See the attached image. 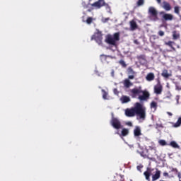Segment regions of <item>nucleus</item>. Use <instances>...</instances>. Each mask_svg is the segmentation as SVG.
I'll use <instances>...</instances> for the list:
<instances>
[{
  "label": "nucleus",
  "instance_id": "12",
  "mask_svg": "<svg viewBox=\"0 0 181 181\" xmlns=\"http://www.w3.org/2000/svg\"><path fill=\"white\" fill-rule=\"evenodd\" d=\"M152 170H153V169L147 168V170L144 173L146 180L151 181V175L152 173Z\"/></svg>",
  "mask_w": 181,
  "mask_h": 181
},
{
  "label": "nucleus",
  "instance_id": "1",
  "mask_svg": "<svg viewBox=\"0 0 181 181\" xmlns=\"http://www.w3.org/2000/svg\"><path fill=\"white\" fill-rule=\"evenodd\" d=\"M125 115L126 117H135L137 115L140 119H145V117H146L145 109L140 103H136L134 107L126 109Z\"/></svg>",
  "mask_w": 181,
  "mask_h": 181
},
{
  "label": "nucleus",
  "instance_id": "15",
  "mask_svg": "<svg viewBox=\"0 0 181 181\" xmlns=\"http://www.w3.org/2000/svg\"><path fill=\"white\" fill-rule=\"evenodd\" d=\"M146 80L147 81H153L155 80V74L154 73H148L146 76Z\"/></svg>",
  "mask_w": 181,
  "mask_h": 181
},
{
  "label": "nucleus",
  "instance_id": "24",
  "mask_svg": "<svg viewBox=\"0 0 181 181\" xmlns=\"http://www.w3.org/2000/svg\"><path fill=\"white\" fill-rule=\"evenodd\" d=\"M181 125V117H179L177 122L173 124L174 128H178Z\"/></svg>",
  "mask_w": 181,
  "mask_h": 181
},
{
  "label": "nucleus",
  "instance_id": "9",
  "mask_svg": "<svg viewBox=\"0 0 181 181\" xmlns=\"http://www.w3.org/2000/svg\"><path fill=\"white\" fill-rule=\"evenodd\" d=\"M90 5L91 6H93V8H95L96 9H100V8H103V6H105V1L98 0V1H95V3Z\"/></svg>",
  "mask_w": 181,
  "mask_h": 181
},
{
  "label": "nucleus",
  "instance_id": "45",
  "mask_svg": "<svg viewBox=\"0 0 181 181\" xmlns=\"http://www.w3.org/2000/svg\"><path fill=\"white\" fill-rule=\"evenodd\" d=\"M178 177H179L180 178L181 177L180 174L178 175Z\"/></svg>",
  "mask_w": 181,
  "mask_h": 181
},
{
  "label": "nucleus",
  "instance_id": "17",
  "mask_svg": "<svg viewBox=\"0 0 181 181\" xmlns=\"http://www.w3.org/2000/svg\"><path fill=\"white\" fill-rule=\"evenodd\" d=\"M160 177V170H156L155 175L152 176V181L158 180Z\"/></svg>",
  "mask_w": 181,
  "mask_h": 181
},
{
  "label": "nucleus",
  "instance_id": "10",
  "mask_svg": "<svg viewBox=\"0 0 181 181\" xmlns=\"http://www.w3.org/2000/svg\"><path fill=\"white\" fill-rule=\"evenodd\" d=\"M134 135L135 138H139V136H141V135H142L141 127H139V126L135 127V128L134 129Z\"/></svg>",
  "mask_w": 181,
  "mask_h": 181
},
{
  "label": "nucleus",
  "instance_id": "25",
  "mask_svg": "<svg viewBox=\"0 0 181 181\" xmlns=\"http://www.w3.org/2000/svg\"><path fill=\"white\" fill-rule=\"evenodd\" d=\"M128 134H129V131L128 130V129H123L122 130V136H127V135H128Z\"/></svg>",
  "mask_w": 181,
  "mask_h": 181
},
{
  "label": "nucleus",
  "instance_id": "8",
  "mask_svg": "<svg viewBox=\"0 0 181 181\" xmlns=\"http://www.w3.org/2000/svg\"><path fill=\"white\" fill-rule=\"evenodd\" d=\"M111 125L115 128V129H121L122 128V125L121 124V122L118 120V119L113 117L111 120Z\"/></svg>",
  "mask_w": 181,
  "mask_h": 181
},
{
  "label": "nucleus",
  "instance_id": "44",
  "mask_svg": "<svg viewBox=\"0 0 181 181\" xmlns=\"http://www.w3.org/2000/svg\"><path fill=\"white\" fill-rule=\"evenodd\" d=\"M112 75L114 76V71L112 72Z\"/></svg>",
  "mask_w": 181,
  "mask_h": 181
},
{
  "label": "nucleus",
  "instance_id": "5",
  "mask_svg": "<svg viewBox=\"0 0 181 181\" xmlns=\"http://www.w3.org/2000/svg\"><path fill=\"white\" fill-rule=\"evenodd\" d=\"M148 15L151 21H153L154 22L159 21V17H158V11L154 7H149Z\"/></svg>",
  "mask_w": 181,
  "mask_h": 181
},
{
  "label": "nucleus",
  "instance_id": "29",
  "mask_svg": "<svg viewBox=\"0 0 181 181\" xmlns=\"http://www.w3.org/2000/svg\"><path fill=\"white\" fill-rule=\"evenodd\" d=\"M158 144L161 145V146H166V145H168V143H166V141L163 139L159 140Z\"/></svg>",
  "mask_w": 181,
  "mask_h": 181
},
{
  "label": "nucleus",
  "instance_id": "18",
  "mask_svg": "<svg viewBox=\"0 0 181 181\" xmlns=\"http://www.w3.org/2000/svg\"><path fill=\"white\" fill-rule=\"evenodd\" d=\"M123 84L126 88H129V87L132 86L134 84L129 79H125L123 82Z\"/></svg>",
  "mask_w": 181,
  "mask_h": 181
},
{
  "label": "nucleus",
  "instance_id": "28",
  "mask_svg": "<svg viewBox=\"0 0 181 181\" xmlns=\"http://www.w3.org/2000/svg\"><path fill=\"white\" fill-rule=\"evenodd\" d=\"M151 108H154L156 110V108H158V103L155 101H152L151 103Z\"/></svg>",
  "mask_w": 181,
  "mask_h": 181
},
{
  "label": "nucleus",
  "instance_id": "23",
  "mask_svg": "<svg viewBox=\"0 0 181 181\" xmlns=\"http://www.w3.org/2000/svg\"><path fill=\"white\" fill-rule=\"evenodd\" d=\"M174 12L176 15H180V7H179V6H175L174 7Z\"/></svg>",
  "mask_w": 181,
  "mask_h": 181
},
{
  "label": "nucleus",
  "instance_id": "36",
  "mask_svg": "<svg viewBox=\"0 0 181 181\" xmlns=\"http://www.w3.org/2000/svg\"><path fill=\"white\" fill-rule=\"evenodd\" d=\"M158 35L159 36H165V32H163V30H160L158 31Z\"/></svg>",
  "mask_w": 181,
  "mask_h": 181
},
{
  "label": "nucleus",
  "instance_id": "35",
  "mask_svg": "<svg viewBox=\"0 0 181 181\" xmlns=\"http://www.w3.org/2000/svg\"><path fill=\"white\" fill-rule=\"evenodd\" d=\"M107 56L106 55H101L100 56V59L102 60V62H104V60H107Z\"/></svg>",
  "mask_w": 181,
  "mask_h": 181
},
{
  "label": "nucleus",
  "instance_id": "30",
  "mask_svg": "<svg viewBox=\"0 0 181 181\" xmlns=\"http://www.w3.org/2000/svg\"><path fill=\"white\" fill-rule=\"evenodd\" d=\"M127 73H128V74H135V71H134V69L131 66H129L127 69Z\"/></svg>",
  "mask_w": 181,
  "mask_h": 181
},
{
  "label": "nucleus",
  "instance_id": "43",
  "mask_svg": "<svg viewBox=\"0 0 181 181\" xmlns=\"http://www.w3.org/2000/svg\"><path fill=\"white\" fill-rule=\"evenodd\" d=\"M88 12H91V10L88 9Z\"/></svg>",
  "mask_w": 181,
  "mask_h": 181
},
{
  "label": "nucleus",
  "instance_id": "40",
  "mask_svg": "<svg viewBox=\"0 0 181 181\" xmlns=\"http://www.w3.org/2000/svg\"><path fill=\"white\" fill-rule=\"evenodd\" d=\"M127 125H129V127H132V122H129L127 123Z\"/></svg>",
  "mask_w": 181,
  "mask_h": 181
},
{
  "label": "nucleus",
  "instance_id": "11",
  "mask_svg": "<svg viewBox=\"0 0 181 181\" xmlns=\"http://www.w3.org/2000/svg\"><path fill=\"white\" fill-rule=\"evenodd\" d=\"M163 87L160 84V82H158L156 86L154 87V92L156 94H162Z\"/></svg>",
  "mask_w": 181,
  "mask_h": 181
},
{
  "label": "nucleus",
  "instance_id": "14",
  "mask_svg": "<svg viewBox=\"0 0 181 181\" xmlns=\"http://www.w3.org/2000/svg\"><path fill=\"white\" fill-rule=\"evenodd\" d=\"M162 7L165 11H169L172 10V6H170V4L168 1H163Z\"/></svg>",
  "mask_w": 181,
  "mask_h": 181
},
{
  "label": "nucleus",
  "instance_id": "22",
  "mask_svg": "<svg viewBox=\"0 0 181 181\" xmlns=\"http://www.w3.org/2000/svg\"><path fill=\"white\" fill-rule=\"evenodd\" d=\"M137 60H139V62H141V60H144V62H146V57L145 56V54H141V55H138L136 57Z\"/></svg>",
  "mask_w": 181,
  "mask_h": 181
},
{
  "label": "nucleus",
  "instance_id": "3",
  "mask_svg": "<svg viewBox=\"0 0 181 181\" xmlns=\"http://www.w3.org/2000/svg\"><path fill=\"white\" fill-rule=\"evenodd\" d=\"M105 43L111 46V47H118V42H119V33H115L113 35L108 34L105 36Z\"/></svg>",
  "mask_w": 181,
  "mask_h": 181
},
{
  "label": "nucleus",
  "instance_id": "46",
  "mask_svg": "<svg viewBox=\"0 0 181 181\" xmlns=\"http://www.w3.org/2000/svg\"><path fill=\"white\" fill-rule=\"evenodd\" d=\"M137 169L139 170V166H137Z\"/></svg>",
  "mask_w": 181,
  "mask_h": 181
},
{
  "label": "nucleus",
  "instance_id": "38",
  "mask_svg": "<svg viewBox=\"0 0 181 181\" xmlns=\"http://www.w3.org/2000/svg\"><path fill=\"white\" fill-rule=\"evenodd\" d=\"M148 148L150 151H156V147L149 146Z\"/></svg>",
  "mask_w": 181,
  "mask_h": 181
},
{
  "label": "nucleus",
  "instance_id": "19",
  "mask_svg": "<svg viewBox=\"0 0 181 181\" xmlns=\"http://www.w3.org/2000/svg\"><path fill=\"white\" fill-rule=\"evenodd\" d=\"M180 38V34L177 31L175 30L173 32V40H177Z\"/></svg>",
  "mask_w": 181,
  "mask_h": 181
},
{
  "label": "nucleus",
  "instance_id": "34",
  "mask_svg": "<svg viewBox=\"0 0 181 181\" xmlns=\"http://www.w3.org/2000/svg\"><path fill=\"white\" fill-rule=\"evenodd\" d=\"M109 21H110V18H105L102 19V22L103 23H107V22H108Z\"/></svg>",
  "mask_w": 181,
  "mask_h": 181
},
{
  "label": "nucleus",
  "instance_id": "2",
  "mask_svg": "<svg viewBox=\"0 0 181 181\" xmlns=\"http://www.w3.org/2000/svg\"><path fill=\"white\" fill-rule=\"evenodd\" d=\"M130 95L132 98H139L140 101H146L150 97L149 92L142 90V86L130 90Z\"/></svg>",
  "mask_w": 181,
  "mask_h": 181
},
{
  "label": "nucleus",
  "instance_id": "32",
  "mask_svg": "<svg viewBox=\"0 0 181 181\" xmlns=\"http://www.w3.org/2000/svg\"><path fill=\"white\" fill-rule=\"evenodd\" d=\"M145 4V0H138L136 5L137 6H142Z\"/></svg>",
  "mask_w": 181,
  "mask_h": 181
},
{
  "label": "nucleus",
  "instance_id": "16",
  "mask_svg": "<svg viewBox=\"0 0 181 181\" xmlns=\"http://www.w3.org/2000/svg\"><path fill=\"white\" fill-rule=\"evenodd\" d=\"M120 101H122V104H127V103L131 101V98H129V96L122 95L120 98Z\"/></svg>",
  "mask_w": 181,
  "mask_h": 181
},
{
  "label": "nucleus",
  "instance_id": "13",
  "mask_svg": "<svg viewBox=\"0 0 181 181\" xmlns=\"http://www.w3.org/2000/svg\"><path fill=\"white\" fill-rule=\"evenodd\" d=\"M129 25L131 30H136V29H138V24H136V21H135V20L130 21Z\"/></svg>",
  "mask_w": 181,
  "mask_h": 181
},
{
  "label": "nucleus",
  "instance_id": "31",
  "mask_svg": "<svg viewBox=\"0 0 181 181\" xmlns=\"http://www.w3.org/2000/svg\"><path fill=\"white\" fill-rule=\"evenodd\" d=\"M119 64H121L122 67H127V64L125 63V61H124V59H121L120 61H119Z\"/></svg>",
  "mask_w": 181,
  "mask_h": 181
},
{
  "label": "nucleus",
  "instance_id": "27",
  "mask_svg": "<svg viewBox=\"0 0 181 181\" xmlns=\"http://www.w3.org/2000/svg\"><path fill=\"white\" fill-rule=\"evenodd\" d=\"M170 146L173 148H179V145H177V143H176V141H171L170 143Z\"/></svg>",
  "mask_w": 181,
  "mask_h": 181
},
{
  "label": "nucleus",
  "instance_id": "42",
  "mask_svg": "<svg viewBox=\"0 0 181 181\" xmlns=\"http://www.w3.org/2000/svg\"><path fill=\"white\" fill-rule=\"evenodd\" d=\"M168 115H172V113H170V112H168Z\"/></svg>",
  "mask_w": 181,
  "mask_h": 181
},
{
  "label": "nucleus",
  "instance_id": "37",
  "mask_svg": "<svg viewBox=\"0 0 181 181\" xmlns=\"http://www.w3.org/2000/svg\"><path fill=\"white\" fill-rule=\"evenodd\" d=\"M128 78L129 80H134V78H135V76H134V74L129 75Z\"/></svg>",
  "mask_w": 181,
  "mask_h": 181
},
{
  "label": "nucleus",
  "instance_id": "21",
  "mask_svg": "<svg viewBox=\"0 0 181 181\" xmlns=\"http://www.w3.org/2000/svg\"><path fill=\"white\" fill-rule=\"evenodd\" d=\"M165 46H169V47H171L173 50H175V47H173V45H175V42L173 41H168V42H165Z\"/></svg>",
  "mask_w": 181,
  "mask_h": 181
},
{
  "label": "nucleus",
  "instance_id": "20",
  "mask_svg": "<svg viewBox=\"0 0 181 181\" xmlns=\"http://www.w3.org/2000/svg\"><path fill=\"white\" fill-rule=\"evenodd\" d=\"M161 76L164 77V78H169L170 77V74L168 72V70L165 69L163 71Z\"/></svg>",
  "mask_w": 181,
  "mask_h": 181
},
{
  "label": "nucleus",
  "instance_id": "33",
  "mask_svg": "<svg viewBox=\"0 0 181 181\" xmlns=\"http://www.w3.org/2000/svg\"><path fill=\"white\" fill-rule=\"evenodd\" d=\"M86 23H88V25H91V23H93V17H88L86 19Z\"/></svg>",
  "mask_w": 181,
  "mask_h": 181
},
{
  "label": "nucleus",
  "instance_id": "7",
  "mask_svg": "<svg viewBox=\"0 0 181 181\" xmlns=\"http://www.w3.org/2000/svg\"><path fill=\"white\" fill-rule=\"evenodd\" d=\"M137 152L144 158L149 159L150 160H153L155 158L152 157L151 153H149V150H144V151H137Z\"/></svg>",
  "mask_w": 181,
  "mask_h": 181
},
{
  "label": "nucleus",
  "instance_id": "6",
  "mask_svg": "<svg viewBox=\"0 0 181 181\" xmlns=\"http://www.w3.org/2000/svg\"><path fill=\"white\" fill-rule=\"evenodd\" d=\"M160 15H161V21L163 22H168L170 21H173V16L170 13H167L165 11H160Z\"/></svg>",
  "mask_w": 181,
  "mask_h": 181
},
{
  "label": "nucleus",
  "instance_id": "4",
  "mask_svg": "<svg viewBox=\"0 0 181 181\" xmlns=\"http://www.w3.org/2000/svg\"><path fill=\"white\" fill-rule=\"evenodd\" d=\"M91 40H95L99 46H103V33L99 30H96V33L91 37Z\"/></svg>",
  "mask_w": 181,
  "mask_h": 181
},
{
  "label": "nucleus",
  "instance_id": "41",
  "mask_svg": "<svg viewBox=\"0 0 181 181\" xmlns=\"http://www.w3.org/2000/svg\"><path fill=\"white\" fill-rule=\"evenodd\" d=\"M156 1H157L158 4H161V3H162V0H156Z\"/></svg>",
  "mask_w": 181,
  "mask_h": 181
},
{
  "label": "nucleus",
  "instance_id": "39",
  "mask_svg": "<svg viewBox=\"0 0 181 181\" xmlns=\"http://www.w3.org/2000/svg\"><path fill=\"white\" fill-rule=\"evenodd\" d=\"M163 176L168 177V176H169V173H163Z\"/></svg>",
  "mask_w": 181,
  "mask_h": 181
},
{
  "label": "nucleus",
  "instance_id": "26",
  "mask_svg": "<svg viewBox=\"0 0 181 181\" xmlns=\"http://www.w3.org/2000/svg\"><path fill=\"white\" fill-rule=\"evenodd\" d=\"M102 93H103V100H107V97L108 95V93L104 89H102Z\"/></svg>",
  "mask_w": 181,
  "mask_h": 181
}]
</instances>
